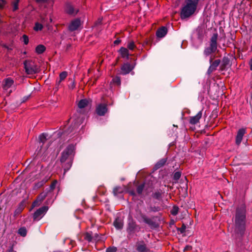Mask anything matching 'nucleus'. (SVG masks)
<instances>
[{
    "mask_svg": "<svg viewBox=\"0 0 252 252\" xmlns=\"http://www.w3.org/2000/svg\"><path fill=\"white\" fill-rule=\"evenodd\" d=\"M33 29L35 31H41L43 29V25L42 24L37 22L35 24V26Z\"/></svg>",
    "mask_w": 252,
    "mask_h": 252,
    "instance_id": "nucleus-31",
    "label": "nucleus"
},
{
    "mask_svg": "<svg viewBox=\"0 0 252 252\" xmlns=\"http://www.w3.org/2000/svg\"><path fill=\"white\" fill-rule=\"evenodd\" d=\"M202 117V111H200L195 116L191 117L190 118L189 123L191 124L195 125L199 122V120Z\"/></svg>",
    "mask_w": 252,
    "mask_h": 252,
    "instance_id": "nucleus-18",
    "label": "nucleus"
},
{
    "mask_svg": "<svg viewBox=\"0 0 252 252\" xmlns=\"http://www.w3.org/2000/svg\"><path fill=\"white\" fill-rule=\"evenodd\" d=\"M220 63V60H216L214 62H213L210 67H209L207 72L209 74H210L211 73H212L213 71H214L216 69L217 67L219 66V64Z\"/></svg>",
    "mask_w": 252,
    "mask_h": 252,
    "instance_id": "nucleus-17",
    "label": "nucleus"
},
{
    "mask_svg": "<svg viewBox=\"0 0 252 252\" xmlns=\"http://www.w3.org/2000/svg\"><path fill=\"white\" fill-rule=\"evenodd\" d=\"M24 209V206L22 204H20L19 207L15 210L14 212V216L19 215Z\"/></svg>",
    "mask_w": 252,
    "mask_h": 252,
    "instance_id": "nucleus-28",
    "label": "nucleus"
},
{
    "mask_svg": "<svg viewBox=\"0 0 252 252\" xmlns=\"http://www.w3.org/2000/svg\"><path fill=\"white\" fill-rule=\"evenodd\" d=\"M50 20L51 22H52V19L51 18L50 19Z\"/></svg>",
    "mask_w": 252,
    "mask_h": 252,
    "instance_id": "nucleus-59",
    "label": "nucleus"
},
{
    "mask_svg": "<svg viewBox=\"0 0 252 252\" xmlns=\"http://www.w3.org/2000/svg\"><path fill=\"white\" fill-rule=\"evenodd\" d=\"M12 92V90H10L8 92V94H10Z\"/></svg>",
    "mask_w": 252,
    "mask_h": 252,
    "instance_id": "nucleus-57",
    "label": "nucleus"
},
{
    "mask_svg": "<svg viewBox=\"0 0 252 252\" xmlns=\"http://www.w3.org/2000/svg\"><path fill=\"white\" fill-rule=\"evenodd\" d=\"M135 224L134 223L129 224L127 228V231L129 234H131L134 232L135 229Z\"/></svg>",
    "mask_w": 252,
    "mask_h": 252,
    "instance_id": "nucleus-27",
    "label": "nucleus"
},
{
    "mask_svg": "<svg viewBox=\"0 0 252 252\" xmlns=\"http://www.w3.org/2000/svg\"><path fill=\"white\" fill-rule=\"evenodd\" d=\"M42 22L43 23H44V19H42Z\"/></svg>",
    "mask_w": 252,
    "mask_h": 252,
    "instance_id": "nucleus-58",
    "label": "nucleus"
},
{
    "mask_svg": "<svg viewBox=\"0 0 252 252\" xmlns=\"http://www.w3.org/2000/svg\"><path fill=\"white\" fill-rule=\"evenodd\" d=\"M27 229L25 227H21L18 230V234L23 237H25L27 235Z\"/></svg>",
    "mask_w": 252,
    "mask_h": 252,
    "instance_id": "nucleus-29",
    "label": "nucleus"
},
{
    "mask_svg": "<svg viewBox=\"0 0 252 252\" xmlns=\"http://www.w3.org/2000/svg\"><path fill=\"white\" fill-rule=\"evenodd\" d=\"M81 123V120H76V122H75V126H78L79 125H80Z\"/></svg>",
    "mask_w": 252,
    "mask_h": 252,
    "instance_id": "nucleus-47",
    "label": "nucleus"
},
{
    "mask_svg": "<svg viewBox=\"0 0 252 252\" xmlns=\"http://www.w3.org/2000/svg\"><path fill=\"white\" fill-rule=\"evenodd\" d=\"M28 99V97H27L25 100H23V102H24L25 101H26Z\"/></svg>",
    "mask_w": 252,
    "mask_h": 252,
    "instance_id": "nucleus-56",
    "label": "nucleus"
},
{
    "mask_svg": "<svg viewBox=\"0 0 252 252\" xmlns=\"http://www.w3.org/2000/svg\"><path fill=\"white\" fill-rule=\"evenodd\" d=\"M249 64L250 66V69L252 70V59L251 60Z\"/></svg>",
    "mask_w": 252,
    "mask_h": 252,
    "instance_id": "nucleus-50",
    "label": "nucleus"
},
{
    "mask_svg": "<svg viewBox=\"0 0 252 252\" xmlns=\"http://www.w3.org/2000/svg\"><path fill=\"white\" fill-rule=\"evenodd\" d=\"M88 101L87 99H82L78 102V106L80 108H84L88 105Z\"/></svg>",
    "mask_w": 252,
    "mask_h": 252,
    "instance_id": "nucleus-24",
    "label": "nucleus"
},
{
    "mask_svg": "<svg viewBox=\"0 0 252 252\" xmlns=\"http://www.w3.org/2000/svg\"><path fill=\"white\" fill-rule=\"evenodd\" d=\"M75 87V85L74 82H72L69 85V88L71 89H73Z\"/></svg>",
    "mask_w": 252,
    "mask_h": 252,
    "instance_id": "nucleus-45",
    "label": "nucleus"
},
{
    "mask_svg": "<svg viewBox=\"0 0 252 252\" xmlns=\"http://www.w3.org/2000/svg\"><path fill=\"white\" fill-rule=\"evenodd\" d=\"M134 68V66L129 63H124L121 67L122 74H126L129 73Z\"/></svg>",
    "mask_w": 252,
    "mask_h": 252,
    "instance_id": "nucleus-14",
    "label": "nucleus"
},
{
    "mask_svg": "<svg viewBox=\"0 0 252 252\" xmlns=\"http://www.w3.org/2000/svg\"><path fill=\"white\" fill-rule=\"evenodd\" d=\"M65 11L68 14L75 15L78 12V9L74 7L71 4H67L66 5Z\"/></svg>",
    "mask_w": 252,
    "mask_h": 252,
    "instance_id": "nucleus-13",
    "label": "nucleus"
},
{
    "mask_svg": "<svg viewBox=\"0 0 252 252\" xmlns=\"http://www.w3.org/2000/svg\"><path fill=\"white\" fill-rule=\"evenodd\" d=\"M47 195V192H43L41 193L37 197L36 199L33 202L32 206L33 207L39 205L40 203L46 198Z\"/></svg>",
    "mask_w": 252,
    "mask_h": 252,
    "instance_id": "nucleus-11",
    "label": "nucleus"
},
{
    "mask_svg": "<svg viewBox=\"0 0 252 252\" xmlns=\"http://www.w3.org/2000/svg\"><path fill=\"white\" fill-rule=\"evenodd\" d=\"M49 0H35V1L38 3H46Z\"/></svg>",
    "mask_w": 252,
    "mask_h": 252,
    "instance_id": "nucleus-43",
    "label": "nucleus"
},
{
    "mask_svg": "<svg viewBox=\"0 0 252 252\" xmlns=\"http://www.w3.org/2000/svg\"><path fill=\"white\" fill-rule=\"evenodd\" d=\"M126 189V187L125 186H117L113 189V193L115 196H117L118 194L124 192Z\"/></svg>",
    "mask_w": 252,
    "mask_h": 252,
    "instance_id": "nucleus-16",
    "label": "nucleus"
},
{
    "mask_svg": "<svg viewBox=\"0 0 252 252\" xmlns=\"http://www.w3.org/2000/svg\"><path fill=\"white\" fill-rule=\"evenodd\" d=\"M81 25V21L79 19H76L71 21L68 29L70 31H74L77 30Z\"/></svg>",
    "mask_w": 252,
    "mask_h": 252,
    "instance_id": "nucleus-10",
    "label": "nucleus"
},
{
    "mask_svg": "<svg viewBox=\"0 0 252 252\" xmlns=\"http://www.w3.org/2000/svg\"><path fill=\"white\" fill-rule=\"evenodd\" d=\"M107 111V105L105 104H99L96 107V112L99 116H104Z\"/></svg>",
    "mask_w": 252,
    "mask_h": 252,
    "instance_id": "nucleus-9",
    "label": "nucleus"
},
{
    "mask_svg": "<svg viewBox=\"0 0 252 252\" xmlns=\"http://www.w3.org/2000/svg\"><path fill=\"white\" fill-rule=\"evenodd\" d=\"M212 60H213V59H212V58H211V59H210V63H212Z\"/></svg>",
    "mask_w": 252,
    "mask_h": 252,
    "instance_id": "nucleus-55",
    "label": "nucleus"
},
{
    "mask_svg": "<svg viewBox=\"0 0 252 252\" xmlns=\"http://www.w3.org/2000/svg\"><path fill=\"white\" fill-rule=\"evenodd\" d=\"M166 162V159L165 158H162L156 164L155 168L158 169L162 167L165 164Z\"/></svg>",
    "mask_w": 252,
    "mask_h": 252,
    "instance_id": "nucleus-23",
    "label": "nucleus"
},
{
    "mask_svg": "<svg viewBox=\"0 0 252 252\" xmlns=\"http://www.w3.org/2000/svg\"><path fill=\"white\" fill-rule=\"evenodd\" d=\"M141 217H142V220H143V221L145 223H146L148 224H149V225H151L153 224V220L151 219L148 218L145 215H142L141 216Z\"/></svg>",
    "mask_w": 252,
    "mask_h": 252,
    "instance_id": "nucleus-25",
    "label": "nucleus"
},
{
    "mask_svg": "<svg viewBox=\"0 0 252 252\" xmlns=\"http://www.w3.org/2000/svg\"><path fill=\"white\" fill-rule=\"evenodd\" d=\"M167 29L165 27H162L158 29L156 32V35L158 37H163L167 33Z\"/></svg>",
    "mask_w": 252,
    "mask_h": 252,
    "instance_id": "nucleus-20",
    "label": "nucleus"
},
{
    "mask_svg": "<svg viewBox=\"0 0 252 252\" xmlns=\"http://www.w3.org/2000/svg\"><path fill=\"white\" fill-rule=\"evenodd\" d=\"M85 239L87 240L89 242H91L93 239V237L92 236V235L90 233H86L85 234Z\"/></svg>",
    "mask_w": 252,
    "mask_h": 252,
    "instance_id": "nucleus-35",
    "label": "nucleus"
},
{
    "mask_svg": "<svg viewBox=\"0 0 252 252\" xmlns=\"http://www.w3.org/2000/svg\"><path fill=\"white\" fill-rule=\"evenodd\" d=\"M8 50L10 51L12 50V48L11 47L8 46L6 48Z\"/></svg>",
    "mask_w": 252,
    "mask_h": 252,
    "instance_id": "nucleus-52",
    "label": "nucleus"
},
{
    "mask_svg": "<svg viewBox=\"0 0 252 252\" xmlns=\"http://www.w3.org/2000/svg\"><path fill=\"white\" fill-rule=\"evenodd\" d=\"M121 42V40L118 39L114 41V44L115 45H118Z\"/></svg>",
    "mask_w": 252,
    "mask_h": 252,
    "instance_id": "nucleus-46",
    "label": "nucleus"
},
{
    "mask_svg": "<svg viewBox=\"0 0 252 252\" xmlns=\"http://www.w3.org/2000/svg\"><path fill=\"white\" fill-rule=\"evenodd\" d=\"M114 226L118 229H121L122 228L123 226V221L117 218L115 221H114Z\"/></svg>",
    "mask_w": 252,
    "mask_h": 252,
    "instance_id": "nucleus-22",
    "label": "nucleus"
},
{
    "mask_svg": "<svg viewBox=\"0 0 252 252\" xmlns=\"http://www.w3.org/2000/svg\"><path fill=\"white\" fill-rule=\"evenodd\" d=\"M47 180H42L40 182H39L35 184V187L36 188H39L42 187L46 182Z\"/></svg>",
    "mask_w": 252,
    "mask_h": 252,
    "instance_id": "nucleus-37",
    "label": "nucleus"
},
{
    "mask_svg": "<svg viewBox=\"0 0 252 252\" xmlns=\"http://www.w3.org/2000/svg\"><path fill=\"white\" fill-rule=\"evenodd\" d=\"M129 193L130 195H132V196H134L135 194V193L134 192V191H131L129 192Z\"/></svg>",
    "mask_w": 252,
    "mask_h": 252,
    "instance_id": "nucleus-51",
    "label": "nucleus"
},
{
    "mask_svg": "<svg viewBox=\"0 0 252 252\" xmlns=\"http://www.w3.org/2000/svg\"><path fill=\"white\" fill-rule=\"evenodd\" d=\"M135 249L138 252H151L150 249L143 241L136 242Z\"/></svg>",
    "mask_w": 252,
    "mask_h": 252,
    "instance_id": "nucleus-8",
    "label": "nucleus"
},
{
    "mask_svg": "<svg viewBox=\"0 0 252 252\" xmlns=\"http://www.w3.org/2000/svg\"><path fill=\"white\" fill-rule=\"evenodd\" d=\"M113 82L117 85H120L121 84V79L119 77H116L112 79Z\"/></svg>",
    "mask_w": 252,
    "mask_h": 252,
    "instance_id": "nucleus-38",
    "label": "nucleus"
},
{
    "mask_svg": "<svg viewBox=\"0 0 252 252\" xmlns=\"http://www.w3.org/2000/svg\"><path fill=\"white\" fill-rule=\"evenodd\" d=\"M246 210L244 206L238 208L236 210L233 236L235 238L242 237L245 231Z\"/></svg>",
    "mask_w": 252,
    "mask_h": 252,
    "instance_id": "nucleus-1",
    "label": "nucleus"
},
{
    "mask_svg": "<svg viewBox=\"0 0 252 252\" xmlns=\"http://www.w3.org/2000/svg\"><path fill=\"white\" fill-rule=\"evenodd\" d=\"M181 174L180 172H176L174 174L173 178L175 180H178L180 179L181 177Z\"/></svg>",
    "mask_w": 252,
    "mask_h": 252,
    "instance_id": "nucleus-39",
    "label": "nucleus"
},
{
    "mask_svg": "<svg viewBox=\"0 0 252 252\" xmlns=\"http://www.w3.org/2000/svg\"><path fill=\"white\" fill-rule=\"evenodd\" d=\"M20 0H14L12 3L13 11L18 9V4Z\"/></svg>",
    "mask_w": 252,
    "mask_h": 252,
    "instance_id": "nucleus-30",
    "label": "nucleus"
},
{
    "mask_svg": "<svg viewBox=\"0 0 252 252\" xmlns=\"http://www.w3.org/2000/svg\"><path fill=\"white\" fill-rule=\"evenodd\" d=\"M217 39L218 34H213L211 38L210 46L206 48L204 50V54L205 55L208 56L216 51L217 48Z\"/></svg>",
    "mask_w": 252,
    "mask_h": 252,
    "instance_id": "nucleus-6",
    "label": "nucleus"
},
{
    "mask_svg": "<svg viewBox=\"0 0 252 252\" xmlns=\"http://www.w3.org/2000/svg\"><path fill=\"white\" fill-rule=\"evenodd\" d=\"M117 251L116 248H108L107 249L106 252H116Z\"/></svg>",
    "mask_w": 252,
    "mask_h": 252,
    "instance_id": "nucleus-42",
    "label": "nucleus"
},
{
    "mask_svg": "<svg viewBox=\"0 0 252 252\" xmlns=\"http://www.w3.org/2000/svg\"><path fill=\"white\" fill-rule=\"evenodd\" d=\"M178 211H179V208L177 206H175L172 208L170 212L172 215L175 216L178 214Z\"/></svg>",
    "mask_w": 252,
    "mask_h": 252,
    "instance_id": "nucleus-34",
    "label": "nucleus"
},
{
    "mask_svg": "<svg viewBox=\"0 0 252 252\" xmlns=\"http://www.w3.org/2000/svg\"><path fill=\"white\" fill-rule=\"evenodd\" d=\"M22 38H23V42H24V43L26 45L28 44V43H29V38H28V36H27L26 35L24 34V35H23Z\"/></svg>",
    "mask_w": 252,
    "mask_h": 252,
    "instance_id": "nucleus-41",
    "label": "nucleus"
},
{
    "mask_svg": "<svg viewBox=\"0 0 252 252\" xmlns=\"http://www.w3.org/2000/svg\"><path fill=\"white\" fill-rule=\"evenodd\" d=\"M48 135L46 133H42L39 136V143L40 149L36 151L38 157H45L47 155V145H45Z\"/></svg>",
    "mask_w": 252,
    "mask_h": 252,
    "instance_id": "nucleus-4",
    "label": "nucleus"
},
{
    "mask_svg": "<svg viewBox=\"0 0 252 252\" xmlns=\"http://www.w3.org/2000/svg\"><path fill=\"white\" fill-rule=\"evenodd\" d=\"M101 22V20L98 19V23H100Z\"/></svg>",
    "mask_w": 252,
    "mask_h": 252,
    "instance_id": "nucleus-54",
    "label": "nucleus"
},
{
    "mask_svg": "<svg viewBox=\"0 0 252 252\" xmlns=\"http://www.w3.org/2000/svg\"><path fill=\"white\" fill-rule=\"evenodd\" d=\"M75 146L69 145L62 152L60 161L65 172L68 170L72 166L74 154Z\"/></svg>",
    "mask_w": 252,
    "mask_h": 252,
    "instance_id": "nucleus-2",
    "label": "nucleus"
},
{
    "mask_svg": "<svg viewBox=\"0 0 252 252\" xmlns=\"http://www.w3.org/2000/svg\"><path fill=\"white\" fill-rule=\"evenodd\" d=\"M185 229H186V226L184 225L182 226V227L181 228V233L184 232Z\"/></svg>",
    "mask_w": 252,
    "mask_h": 252,
    "instance_id": "nucleus-49",
    "label": "nucleus"
},
{
    "mask_svg": "<svg viewBox=\"0 0 252 252\" xmlns=\"http://www.w3.org/2000/svg\"><path fill=\"white\" fill-rule=\"evenodd\" d=\"M119 52L122 58L128 59L129 53L128 50L126 48L121 47L119 50Z\"/></svg>",
    "mask_w": 252,
    "mask_h": 252,
    "instance_id": "nucleus-21",
    "label": "nucleus"
},
{
    "mask_svg": "<svg viewBox=\"0 0 252 252\" xmlns=\"http://www.w3.org/2000/svg\"><path fill=\"white\" fill-rule=\"evenodd\" d=\"M153 197L154 198L159 199L161 197V192L159 191H156L153 193Z\"/></svg>",
    "mask_w": 252,
    "mask_h": 252,
    "instance_id": "nucleus-33",
    "label": "nucleus"
},
{
    "mask_svg": "<svg viewBox=\"0 0 252 252\" xmlns=\"http://www.w3.org/2000/svg\"><path fill=\"white\" fill-rule=\"evenodd\" d=\"M1 46L3 47H4L5 48H7V47H8V46H7L6 44H3L1 45Z\"/></svg>",
    "mask_w": 252,
    "mask_h": 252,
    "instance_id": "nucleus-53",
    "label": "nucleus"
},
{
    "mask_svg": "<svg viewBox=\"0 0 252 252\" xmlns=\"http://www.w3.org/2000/svg\"><path fill=\"white\" fill-rule=\"evenodd\" d=\"M199 0H185L181 9V19L189 18L192 15L197 8Z\"/></svg>",
    "mask_w": 252,
    "mask_h": 252,
    "instance_id": "nucleus-3",
    "label": "nucleus"
},
{
    "mask_svg": "<svg viewBox=\"0 0 252 252\" xmlns=\"http://www.w3.org/2000/svg\"><path fill=\"white\" fill-rule=\"evenodd\" d=\"M144 188V184L139 185L137 188V192L139 194H141Z\"/></svg>",
    "mask_w": 252,
    "mask_h": 252,
    "instance_id": "nucleus-36",
    "label": "nucleus"
},
{
    "mask_svg": "<svg viewBox=\"0 0 252 252\" xmlns=\"http://www.w3.org/2000/svg\"><path fill=\"white\" fill-rule=\"evenodd\" d=\"M67 73L66 71H63L60 74L59 79L57 80L56 84V88L57 89H58L62 81L65 79V78L67 77Z\"/></svg>",
    "mask_w": 252,
    "mask_h": 252,
    "instance_id": "nucleus-19",
    "label": "nucleus"
},
{
    "mask_svg": "<svg viewBox=\"0 0 252 252\" xmlns=\"http://www.w3.org/2000/svg\"><path fill=\"white\" fill-rule=\"evenodd\" d=\"M14 85V81L10 78L5 79L3 81V88L4 90H7Z\"/></svg>",
    "mask_w": 252,
    "mask_h": 252,
    "instance_id": "nucleus-12",
    "label": "nucleus"
},
{
    "mask_svg": "<svg viewBox=\"0 0 252 252\" xmlns=\"http://www.w3.org/2000/svg\"><path fill=\"white\" fill-rule=\"evenodd\" d=\"M191 246H187L185 248V250L189 251V250H191Z\"/></svg>",
    "mask_w": 252,
    "mask_h": 252,
    "instance_id": "nucleus-48",
    "label": "nucleus"
},
{
    "mask_svg": "<svg viewBox=\"0 0 252 252\" xmlns=\"http://www.w3.org/2000/svg\"><path fill=\"white\" fill-rule=\"evenodd\" d=\"M5 3V1H4L3 0H0V8H2Z\"/></svg>",
    "mask_w": 252,
    "mask_h": 252,
    "instance_id": "nucleus-44",
    "label": "nucleus"
},
{
    "mask_svg": "<svg viewBox=\"0 0 252 252\" xmlns=\"http://www.w3.org/2000/svg\"><path fill=\"white\" fill-rule=\"evenodd\" d=\"M127 47L130 50H133L135 48V45L133 41L128 42Z\"/></svg>",
    "mask_w": 252,
    "mask_h": 252,
    "instance_id": "nucleus-32",
    "label": "nucleus"
},
{
    "mask_svg": "<svg viewBox=\"0 0 252 252\" xmlns=\"http://www.w3.org/2000/svg\"><path fill=\"white\" fill-rule=\"evenodd\" d=\"M57 180H55L51 184L50 187V190H53V189H55L56 185H57Z\"/></svg>",
    "mask_w": 252,
    "mask_h": 252,
    "instance_id": "nucleus-40",
    "label": "nucleus"
},
{
    "mask_svg": "<svg viewBox=\"0 0 252 252\" xmlns=\"http://www.w3.org/2000/svg\"><path fill=\"white\" fill-rule=\"evenodd\" d=\"M35 50L37 54H42L45 50V47L43 45H39L36 47Z\"/></svg>",
    "mask_w": 252,
    "mask_h": 252,
    "instance_id": "nucleus-26",
    "label": "nucleus"
},
{
    "mask_svg": "<svg viewBox=\"0 0 252 252\" xmlns=\"http://www.w3.org/2000/svg\"><path fill=\"white\" fill-rule=\"evenodd\" d=\"M48 208L46 206L42 207L36 211L34 213L33 218L34 220H39L48 210Z\"/></svg>",
    "mask_w": 252,
    "mask_h": 252,
    "instance_id": "nucleus-7",
    "label": "nucleus"
},
{
    "mask_svg": "<svg viewBox=\"0 0 252 252\" xmlns=\"http://www.w3.org/2000/svg\"><path fill=\"white\" fill-rule=\"evenodd\" d=\"M24 68L28 74H33L40 71V68L35 63L31 60H26L24 62Z\"/></svg>",
    "mask_w": 252,
    "mask_h": 252,
    "instance_id": "nucleus-5",
    "label": "nucleus"
},
{
    "mask_svg": "<svg viewBox=\"0 0 252 252\" xmlns=\"http://www.w3.org/2000/svg\"><path fill=\"white\" fill-rule=\"evenodd\" d=\"M245 132L246 130L244 128L240 129L238 130L236 137V144L237 145H239V144L241 143L243 139V137L245 134Z\"/></svg>",
    "mask_w": 252,
    "mask_h": 252,
    "instance_id": "nucleus-15",
    "label": "nucleus"
}]
</instances>
